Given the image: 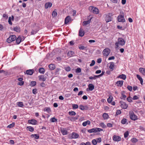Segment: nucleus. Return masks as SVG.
<instances>
[{
  "mask_svg": "<svg viewBox=\"0 0 145 145\" xmlns=\"http://www.w3.org/2000/svg\"><path fill=\"white\" fill-rule=\"evenodd\" d=\"M89 9L90 11L95 14H97L99 13V9L96 7L92 6L89 7Z\"/></svg>",
  "mask_w": 145,
  "mask_h": 145,
  "instance_id": "f257e3e1",
  "label": "nucleus"
},
{
  "mask_svg": "<svg viewBox=\"0 0 145 145\" xmlns=\"http://www.w3.org/2000/svg\"><path fill=\"white\" fill-rule=\"evenodd\" d=\"M125 21L124 18V14L122 12H120V14L118 16V22H124Z\"/></svg>",
  "mask_w": 145,
  "mask_h": 145,
  "instance_id": "f03ea898",
  "label": "nucleus"
},
{
  "mask_svg": "<svg viewBox=\"0 0 145 145\" xmlns=\"http://www.w3.org/2000/svg\"><path fill=\"white\" fill-rule=\"evenodd\" d=\"M129 114L130 118L131 120L135 121L136 120H138V116L135 114L133 111H130Z\"/></svg>",
  "mask_w": 145,
  "mask_h": 145,
  "instance_id": "7ed1b4c3",
  "label": "nucleus"
},
{
  "mask_svg": "<svg viewBox=\"0 0 145 145\" xmlns=\"http://www.w3.org/2000/svg\"><path fill=\"white\" fill-rule=\"evenodd\" d=\"M16 39V37L15 35H11L7 39V42L8 43H10L15 40Z\"/></svg>",
  "mask_w": 145,
  "mask_h": 145,
  "instance_id": "20e7f679",
  "label": "nucleus"
},
{
  "mask_svg": "<svg viewBox=\"0 0 145 145\" xmlns=\"http://www.w3.org/2000/svg\"><path fill=\"white\" fill-rule=\"evenodd\" d=\"M110 50L108 48H105L103 51V55L105 56H107L110 54Z\"/></svg>",
  "mask_w": 145,
  "mask_h": 145,
  "instance_id": "39448f33",
  "label": "nucleus"
},
{
  "mask_svg": "<svg viewBox=\"0 0 145 145\" xmlns=\"http://www.w3.org/2000/svg\"><path fill=\"white\" fill-rule=\"evenodd\" d=\"M125 43L124 40L122 38H118V46L119 45L121 46L124 45Z\"/></svg>",
  "mask_w": 145,
  "mask_h": 145,
  "instance_id": "423d86ee",
  "label": "nucleus"
},
{
  "mask_svg": "<svg viewBox=\"0 0 145 145\" xmlns=\"http://www.w3.org/2000/svg\"><path fill=\"white\" fill-rule=\"evenodd\" d=\"M112 14L111 13L108 14L105 18V20L106 22L111 21L112 20Z\"/></svg>",
  "mask_w": 145,
  "mask_h": 145,
  "instance_id": "0eeeda50",
  "label": "nucleus"
},
{
  "mask_svg": "<svg viewBox=\"0 0 145 145\" xmlns=\"http://www.w3.org/2000/svg\"><path fill=\"white\" fill-rule=\"evenodd\" d=\"M24 37H21L20 36H19L16 40V43L18 44H19L22 41L24 40Z\"/></svg>",
  "mask_w": 145,
  "mask_h": 145,
  "instance_id": "6e6552de",
  "label": "nucleus"
},
{
  "mask_svg": "<svg viewBox=\"0 0 145 145\" xmlns=\"http://www.w3.org/2000/svg\"><path fill=\"white\" fill-rule=\"evenodd\" d=\"M121 107L123 109H126L128 107V105L126 103L122 101L120 102Z\"/></svg>",
  "mask_w": 145,
  "mask_h": 145,
  "instance_id": "1a4fd4ad",
  "label": "nucleus"
},
{
  "mask_svg": "<svg viewBox=\"0 0 145 145\" xmlns=\"http://www.w3.org/2000/svg\"><path fill=\"white\" fill-rule=\"evenodd\" d=\"M79 136V135L73 132L71 134V138H77Z\"/></svg>",
  "mask_w": 145,
  "mask_h": 145,
  "instance_id": "9d476101",
  "label": "nucleus"
},
{
  "mask_svg": "<svg viewBox=\"0 0 145 145\" xmlns=\"http://www.w3.org/2000/svg\"><path fill=\"white\" fill-rule=\"evenodd\" d=\"M28 122L29 123L35 125L37 124V121L34 119H32L31 120H29Z\"/></svg>",
  "mask_w": 145,
  "mask_h": 145,
  "instance_id": "9b49d317",
  "label": "nucleus"
},
{
  "mask_svg": "<svg viewBox=\"0 0 145 145\" xmlns=\"http://www.w3.org/2000/svg\"><path fill=\"white\" fill-rule=\"evenodd\" d=\"M84 34V31L83 30L80 28L79 31V35L81 37H83Z\"/></svg>",
  "mask_w": 145,
  "mask_h": 145,
  "instance_id": "f8f14e48",
  "label": "nucleus"
},
{
  "mask_svg": "<svg viewBox=\"0 0 145 145\" xmlns=\"http://www.w3.org/2000/svg\"><path fill=\"white\" fill-rule=\"evenodd\" d=\"M71 20V18L69 16H67L65 18V23L66 24L68 23Z\"/></svg>",
  "mask_w": 145,
  "mask_h": 145,
  "instance_id": "ddd939ff",
  "label": "nucleus"
},
{
  "mask_svg": "<svg viewBox=\"0 0 145 145\" xmlns=\"http://www.w3.org/2000/svg\"><path fill=\"white\" fill-rule=\"evenodd\" d=\"M33 70L32 69H29L26 71V73L27 74L32 75L33 73Z\"/></svg>",
  "mask_w": 145,
  "mask_h": 145,
  "instance_id": "4468645a",
  "label": "nucleus"
},
{
  "mask_svg": "<svg viewBox=\"0 0 145 145\" xmlns=\"http://www.w3.org/2000/svg\"><path fill=\"white\" fill-rule=\"evenodd\" d=\"M126 76L125 75L122 74L118 76V78L125 80L126 78Z\"/></svg>",
  "mask_w": 145,
  "mask_h": 145,
  "instance_id": "2eb2a0df",
  "label": "nucleus"
},
{
  "mask_svg": "<svg viewBox=\"0 0 145 145\" xmlns=\"http://www.w3.org/2000/svg\"><path fill=\"white\" fill-rule=\"evenodd\" d=\"M52 5V3L50 2L46 3L45 5V7L46 8H48L49 7H50Z\"/></svg>",
  "mask_w": 145,
  "mask_h": 145,
  "instance_id": "dca6fc26",
  "label": "nucleus"
},
{
  "mask_svg": "<svg viewBox=\"0 0 145 145\" xmlns=\"http://www.w3.org/2000/svg\"><path fill=\"white\" fill-rule=\"evenodd\" d=\"M91 18H90L88 20L86 21H84L83 22V25H86L89 24L91 22Z\"/></svg>",
  "mask_w": 145,
  "mask_h": 145,
  "instance_id": "f3484780",
  "label": "nucleus"
},
{
  "mask_svg": "<svg viewBox=\"0 0 145 145\" xmlns=\"http://www.w3.org/2000/svg\"><path fill=\"white\" fill-rule=\"evenodd\" d=\"M39 79L40 80L42 81H44L46 80V78L44 75H41L39 76Z\"/></svg>",
  "mask_w": 145,
  "mask_h": 145,
  "instance_id": "a211bd4d",
  "label": "nucleus"
},
{
  "mask_svg": "<svg viewBox=\"0 0 145 145\" xmlns=\"http://www.w3.org/2000/svg\"><path fill=\"white\" fill-rule=\"evenodd\" d=\"M140 72L142 73L143 74L145 75V69L142 68H140L139 69Z\"/></svg>",
  "mask_w": 145,
  "mask_h": 145,
  "instance_id": "6ab92c4d",
  "label": "nucleus"
},
{
  "mask_svg": "<svg viewBox=\"0 0 145 145\" xmlns=\"http://www.w3.org/2000/svg\"><path fill=\"white\" fill-rule=\"evenodd\" d=\"M90 124V121H89L88 120L84 122L82 125L84 126H86L87 125H89Z\"/></svg>",
  "mask_w": 145,
  "mask_h": 145,
  "instance_id": "aec40b11",
  "label": "nucleus"
},
{
  "mask_svg": "<svg viewBox=\"0 0 145 145\" xmlns=\"http://www.w3.org/2000/svg\"><path fill=\"white\" fill-rule=\"evenodd\" d=\"M88 87L90 91H92L94 89V87L93 84H90L88 85Z\"/></svg>",
  "mask_w": 145,
  "mask_h": 145,
  "instance_id": "412c9836",
  "label": "nucleus"
},
{
  "mask_svg": "<svg viewBox=\"0 0 145 145\" xmlns=\"http://www.w3.org/2000/svg\"><path fill=\"white\" fill-rule=\"evenodd\" d=\"M137 77L138 79L140 80V83L141 84H142V83L143 82V80L142 78L141 77V76L138 74L137 75Z\"/></svg>",
  "mask_w": 145,
  "mask_h": 145,
  "instance_id": "4be33fe9",
  "label": "nucleus"
},
{
  "mask_svg": "<svg viewBox=\"0 0 145 145\" xmlns=\"http://www.w3.org/2000/svg\"><path fill=\"white\" fill-rule=\"evenodd\" d=\"M74 52L72 51H69L67 54L68 56L69 57H71L73 56L74 55Z\"/></svg>",
  "mask_w": 145,
  "mask_h": 145,
  "instance_id": "5701e85b",
  "label": "nucleus"
},
{
  "mask_svg": "<svg viewBox=\"0 0 145 145\" xmlns=\"http://www.w3.org/2000/svg\"><path fill=\"white\" fill-rule=\"evenodd\" d=\"M61 133L63 135H66L67 134V131L65 129H63L61 130Z\"/></svg>",
  "mask_w": 145,
  "mask_h": 145,
  "instance_id": "b1692460",
  "label": "nucleus"
},
{
  "mask_svg": "<svg viewBox=\"0 0 145 145\" xmlns=\"http://www.w3.org/2000/svg\"><path fill=\"white\" fill-rule=\"evenodd\" d=\"M96 128H93L91 129H89L88 130V132L89 133H95L96 132Z\"/></svg>",
  "mask_w": 145,
  "mask_h": 145,
  "instance_id": "393cba45",
  "label": "nucleus"
},
{
  "mask_svg": "<svg viewBox=\"0 0 145 145\" xmlns=\"http://www.w3.org/2000/svg\"><path fill=\"white\" fill-rule=\"evenodd\" d=\"M31 137L32 138H34L35 139H38L39 138V136L38 134L31 135Z\"/></svg>",
  "mask_w": 145,
  "mask_h": 145,
  "instance_id": "a878e982",
  "label": "nucleus"
},
{
  "mask_svg": "<svg viewBox=\"0 0 145 145\" xmlns=\"http://www.w3.org/2000/svg\"><path fill=\"white\" fill-rule=\"evenodd\" d=\"M44 111H46L48 113H50L51 112L50 108L49 107H46L44 110Z\"/></svg>",
  "mask_w": 145,
  "mask_h": 145,
  "instance_id": "bb28decb",
  "label": "nucleus"
},
{
  "mask_svg": "<svg viewBox=\"0 0 145 145\" xmlns=\"http://www.w3.org/2000/svg\"><path fill=\"white\" fill-rule=\"evenodd\" d=\"M126 97V96L124 94V92L122 91L121 92V96L120 97V98L121 99H125Z\"/></svg>",
  "mask_w": 145,
  "mask_h": 145,
  "instance_id": "cd10ccee",
  "label": "nucleus"
},
{
  "mask_svg": "<svg viewBox=\"0 0 145 145\" xmlns=\"http://www.w3.org/2000/svg\"><path fill=\"white\" fill-rule=\"evenodd\" d=\"M48 67L51 70H54L55 67V66L53 64H51L49 65Z\"/></svg>",
  "mask_w": 145,
  "mask_h": 145,
  "instance_id": "c85d7f7f",
  "label": "nucleus"
},
{
  "mask_svg": "<svg viewBox=\"0 0 145 145\" xmlns=\"http://www.w3.org/2000/svg\"><path fill=\"white\" fill-rule=\"evenodd\" d=\"M113 97L112 96H110L107 99V101L108 103H110L112 101Z\"/></svg>",
  "mask_w": 145,
  "mask_h": 145,
  "instance_id": "c756f323",
  "label": "nucleus"
},
{
  "mask_svg": "<svg viewBox=\"0 0 145 145\" xmlns=\"http://www.w3.org/2000/svg\"><path fill=\"white\" fill-rule=\"evenodd\" d=\"M17 105L20 107H22L24 106V105L22 102H19L17 103Z\"/></svg>",
  "mask_w": 145,
  "mask_h": 145,
  "instance_id": "7c9ffc66",
  "label": "nucleus"
},
{
  "mask_svg": "<svg viewBox=\"0 0 145 145\" xmlns=\"http://www.w3.org/2000/svg\"><path fill=\"white\" fill-rule=\"evenodd\" d=\"M103 116L104 119H107L108 118V114L106 113H104L103 114Z\"/></svg>",
  "mask_w": 145,
  "mask_h": 145,
  "instance_id": "2f4dec72",
  "label": "nucleus"
},
{
  "mask_svg": "<svg viewBox=\"0 0 145 145\" xmlns=\"http://www.w3.org/2000/svg\"><path fill=\"white\" fill-rule=\"evenodd\" d=\"M39 72L40 73L44 74V69L42 68H40L39 69Z\"/></svg>",
  "mask_w": 145,
  "mask_h": 145,
  "instance_id": "473e14b6",
  "label": "nucleus"
},
{
  "mask_svg": "<svg viewBox=\"0 0 145 145\" xmlns=\"http://www.w3.org/2000/svg\"><path fill=\"white\" fill-rule=\"evenodd\" d=\"M72 107L73 109H75L78 108V106L77 104H73Z\"/></svg>",
  "mask_w": 145,
  "mask_h": 145,
  "instance_id": "72a5a7b5",
  "label": "nucleus"
},
{
  "mask_svg": "<svg viewBox=\"0 0 145 145\" xmlns=\"http://www.w3.org/2000/svg\"><path fill=\"white\" fill-rule=\"evenodd\" d=\"M57 15V13L56 10H54L52 13V16L53 17H56Z\"/></svg>",
  "mask_w": 145,
  "mask_h": 145,
  "instance_id": "f704fd0d",
  "label": "nucleus"
},
{
  "mask_svg": "<svg viewBox=\"0 0 145 145\" xmlns=\"http://www.w3.org/2000/svg\"><path fill=\"white\" fill-rule=\"evenodd\" d=\"M69 114L70 116H75L76 114V113L74 111L69 112Z\"/></svg>",
  "mask_w": 145,
  "mask_h": 145,
  "instance_id": "c9c22d12",
  "label": "nucleus"
},
{
  "mask_svg": "<svg viewBox=\"0 0 145 145\" xmlns=\"http://www.w3.org/2000/svg\"><path fill=\"white\" fill-rule=\"evenodd\" d=\"M14 30L17 32H19L20 31V28L17 27H16L14 28Z\"/></svg>",
  "mask_w": 145,
  "mask_h": 145,
  "instance_id": "e433bc0d",
  "label": "nucleus"
},
{
  "mask_svg": "<svg viewBox=\"0 0 145 145\" xmlns=\"http://www.w3.org/2000/svg\"><path fill=\"white\" fill-rule=\"evenodd\" d=\"M123 80H118V86L121 87L123 85Z\"/></svg>",
  "mask_w": 145,
  "mask_h": 145,
  "instance_id": "4c0bfd02",
  "label": "nucleus"
},
{
  "mask_svg": "<svg viewBox=\"0 0 145 145\" xmlns=\"http://www.w3.org/2000/svg\"><path fill=\"white\" fill-rule=\"evenodd\" d=\"M38 31V30L35 29V30H33L31 32V35H34L36 34Z\"/></svg>",
  "mask_w": 145,
  "mask_h": 145,
  "instance_id": "58836bf2",
  "label": "nucleus"
},
{
  "mask_svg": "<svg viewBox=\"0 0 145 145\" xmlns=\"http://www.w3.org/2000/svg\"><path fill=\"white\" fill-rule=\"evenodd\" d=\"M27 128L28 130L31 132L33 131L34 130V128L31 126H28L27 127Z\"/></svg>",
  "mask_w": 145,
  "mask_h": 145,
  "instance_id": "ea45409f",
  "label": "nucleus"
},
{
  "mask_svg": "<svg viewBox=\"0 0 145 145\" xmlns=\"http://www.w3.org/2000/svg\"><path fill=\"white\" fill-rule=\"evenodd\" d=\"M80 145H91L90 143L89 142H87L86 143L82 142L81 143Z\"/></svg>",
  "mask_w": 145,
  "mask_h": 145,
  "instance_id": "a19ab883",
  "label": "nucleus"
},
{
  "mask_svg": "<svg viewBox=\"0 0 145 145\" xmlns=\"http://www.w3.org/2000/svg\"><path fill=\"white\" fill-rule=\"evenodd\" d=\"M127 122V119L125 118H123L121 121V123L123 124H125Z\"/></svg>",
  "mask_w": 145,
  "mask_h": 145,
  "instance_id": "79ce46f5",
  "label": "nucleus"
},
{
  "mask_svg": "<svg viewBox=\"0 0 145 145\" xmlns=\"http://www.w3.org/2000/svg\"><path fill=\"white\" fill-rule=\"evenodd\" d=\"M132 142L133 143H136L138 141L137 139L135 138H133L131 140Z\"/></svg>",
  "mask_w": 145,
  "mask_h": 145,
  "instance_id": "37998d69",
  "label": "nucleus"
},
{
  "mask_svg": "<svg viewBox=\"0 0 145 145\" xmlns=\"http://www.w3.org/2000/svg\"><path fill=\"white\" fill-rule=\"evenodd\" d=\"M129 133L128 131L125 132L124 134V137L125 138L127 137L129 135Z\"/></svg>",
  "mask_w": 145,
  "mask_h": 145,
  "instance_id": "c03bdc74",
  "label": "nucleus"
},
{
  "mask_svg": "<svg viewBox=\"0 0 145 145\" xmlns=\"http://www.w3.org/2000/svg\"><path fill=\"white\" fill-rule=\"evenodd\" d=\"M127 99L128 101L129 102H131L132 101V98L130 96H129L128 97Z\"/></svg>",
  "mask_w": 145,
  "mask_h": 145,
  "instance_id": "a18cd8bd",
  "label": "nucleus"
},
{
  "mask_svg": "<svg viewBox=\"0 0 145 145\" xmlns=\"http://www.w3.org/2000/svg\"><path fill=\"white\" fill-rule=\"evenodd\" d=\"M114 66V64L113 63H111L110 64V65L109 66V68L113 70Z\"/></svg>",
  "mask_w": 145,
  "mask_h": 145,
  "instance_id": "49530a36",
  "label": "nucleus"
},
{
  "mask_svg": "<svg viewBox=\"0 0 145 145\" xmlns=\"http://www.w3.org/2000/svg\"><path fill=\"white\" fill-rule=\"evenodd\" d=\"M113 140L114 141H117L118 140V136L114 135L113 137Z\"/></svg>",
  "mask_w": 145,
  "mask_h": 145,
  "instance_id": "de8ad7c7",
  "label": "nucleus"
},
{
  "mask_svg": "<svg viewBox=\"0 0 145 145\" xmlns=\"http://www.w3.org/2000/svg\"><path fill=\"white\" fill-rule=\"evenodd\" d=\"M65 69L67 71L69 72L70 71L71 68L67 66L65 67Z\"/></svg>",
  "mask_w": 145,
  "mask_h": 145,
  "instance_id": "09e8293b",
  "label": "nucleus"
},
{
  "mask_svg": "<svg viewBox=\"0 0 145 145\" xmlns=\"http://www.w3.org/2000/svg\"><path fill=\"white\" fill-rule=\"evenodd\" d=\"M50 121L52 122H54L57 121V119L54 118H53L50 119Z\"/></svg>",
  "mask_w": 145,
  "mask_h": 145,
  "instance_id": "8fccbe9b",
  "label": "nucleus"
},
{
  "mask_svg": "<svg viewBox=\"0 0 145 145\" xmlns=\"http://www.w3.org/2000/svg\"><path fill=\"white\" fill-rule=\"evenodd\" d=\"M100 126L103 128H105L106 127V125L103 123H101L99 124Z\"/></svg>",
  "mask_w": 145,
  "mask_h": 145,
  "instance_id": "3c124183",
  "label": "nucleus"
},
{
  "mask_svg": "<svg viewBox=\"0 0 145 145\" xmlns=\"http://www.w3.org/2000/svg\"><path fill=\"white\" fill-rule=\"evenodd\" d=\"M81 71V69L80 68H78L76 69V73H80Z\"/></svg>",
  "mask_w": 145,
  "mask_h": 145,
  "instance_id": "603ef678",
  "label": "nucleus"
},
{
  "mask_svg": "<svg viewBox=\"0 0 145 145\" xmlns=\"http://www.w3.org/2000/svg\"><path fill=\"white\" fill-rule=\"evenodd\" d=\"M79 108L82 110H84L85 109V107L82 105H81L79 106Z\"/></svg>",
  "mask_w": 145,
  "mask_h": 145,
  "instance_id": "864d4df0",
  "label": "nucleus"
},
{
  "mask_svg": "<svg viewBox=\"0 0 145 145\" xmlns=\"http://www.w3.org/2000/svg\"><path fill=\"white\" fill-rule=\"evenodd\" d=\"M92 143L94 145H95L97 143L96 140L95 139H93L92 141Z\"/></svg>",
  "mask_w": 145,
  "mask_h": 145,
  "instance_id": "5fc2aeb1",
  "label": "nucleus"
},
{
  "mask_svg": "<svg viewBox=\"0 0 145 145\" xmlns=\"http://www.w3.org/2000/svg\"><path fill=\"white\" fill-rule=\"evenodd\" d=\"M36 82L35 81H33L31 82V85L32 86H34L35 85Z\"/></svg>",
  "mask_w": 145,
  "mask_h": 145,
  "instance_id": "6e6d98bb",
  "label": "nucleus"
},
{
  "mask_svg": "<svg viewBox=\"0 0 145 145\" xmlns=\"http://www.w3.org/2000/svg\"><path fill=\"white\" fill-rule=\"evenodd\" d=\"M127 88L130 91H131L132 90V87L130 86H127Z\"/></svg>",
  "mask_w": 145,
  "mask_h": 145,
  "instance_id": "4d7b16f0",
  "label": "nucleus"
},
{
  "mask_svg": "<svg viewBox=\"0 0 145 145\" xmlns=\"http://www.w3.org/2000/svg\"><path fill=\"white\" fill-rule=\"evenodd\" d=\"M96 132H98V131L100 132L101 131H102L103 130L102 129H101L100 128H96Z\"/></svg>",
  "mask_w": 145,
  "mask_h": 145,
  "instance_id": "13d9d810",
  "label": "nucleus"
},
{
  "mask_svg": "<svg viewBox=\"0 0 145 145\" xmlns=\"http://www.w3.org/2000/svg\"><path fill=\"white\" fill-rule=\"evenodd\" d=\"M95 63V62L94 60L92 61L91 63L90 64V66H93Z\"/></svg>",
  "mask_w": 145,
  "mask_h": 145,
  "instance_id": "bf43d9fd",
  "label": "nucleus"
},
{
  "mask_svg": "<svg viewBox=\"0 0 145 145\" xmlns=\"http://www.w3.org/2000/svg\"><path fill=\"white\" fill-rule=\"evenodd\" d=\"M14 124L13 123L11 124L8 126L7 127L9 128H11L14 126Z\"/></svg>",
  "mask_w": 145,
  "mask_h": 145,
  "instance_id": "052dcab7",
  "label": "nucleus"
},
{
  "mask_svg": "<svg viewBox=\"0 0 145 145\" xmlns=\"http://www.w3.org/2000/svg\"><path fill=\"white\" fill-rule=\"evenodd\" d=\"M95 140H96L97 142H100L101 141V138H97Z\"/></svg>",
  "mask_w": 145,
  "mask_h": 145,
  "instance_id": "680f3d73",
  "label": "nucleus"
},
{
  "mask_svg": "<svg viewBox=\"0 0 145 145\" xmlns=\"http://www.w3.org/2000/svg\"><path fill=\"white\" fill-rule=\"evenodd\" d=\"M24 84V82L23 81H20L18 83V85L20 86L23 85Z\"/></svg>",
  "mask_w": 145,
  "mask_h": 145,
  "instance_id": "e2e57ef3",
  "label": "nucleus"
},
{
  "mask_svg": "<svg viewBox=\"0 0 145 145\" xmlns=\"http://www.w3.org/2000/svg\"><path fill=\"white\" fill-rule=\"evenodd\" d=\"M8 22L9 24L11 25L12 24V23L11 21V18L10 17H9L8 20Z\"/></svg>",
  "mask_w": 145,
  "mask_h": 145,
  "instance_id": "0e129e2a",
  "label": "nucleus"
},
{
  "mask_svg": "<svg viewBox=\"0 0 145 145\" xmlns=\"http://www.w3.org/2000/svg\"><path fill=\"white\" fill-rule=\"evenodd\" d=\"M138 99V97L137 95H135L133 97V99L134 100H135Z\"/></svg>",
  "mask_w": 145,
  "mask_h": 145,
  "instance_id": "69168bd1",
  "label": "nucleus"
},
{
  "mask_svg": "<svg viewBox=\"0 0 145 145\" xmlns=\"http://www.w3.org/2000/svg\"><path fill=\"white\" fill-rule=\"evenodd\" d=\"M79 48L80 50H84L86 48L84 46H81L79 47Z\"/></svg>",
  "mask_w": 145,
  "mask_h": 145,
  "instance_id": "338daca9",
  "label": "nucleus"
},
{
  "mask_svg": "<svg viewBox=\"0 0 145 145\" xmlns=\"http://www.w3.org/2000/svg\"><path fill=\"white\" fill-rule=\"evenodd\" d=\"M37 90L35 89H33V93L34 94H36L37 93Z\"/></svg>",
  "mask_w": 145,
  "mask_h": 145,
  "instance_id": "774afa93",
  "label": "nucleus"
}]
</instances>
